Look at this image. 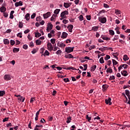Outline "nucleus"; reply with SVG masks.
I'll return each instance as SVG.
<instances>
[{
	"mask_svg": "<svg viewBox=\"0 0 130 130\" xmlns=\"http://www.w3.org/2000/svg\"><path fill=\"white\" fill-rule=\"evenodd\" d=\"M67 70H72L73 71H76L77 69L74 67H69L67 68Z\"/></svg>",
	"mask_w": 130,
	"mask_h": 130,
	"instance_id": "44",
	"label": "nucleus"
},
{
	"mask_svg": "<svg viewBox=\"0 0 130 130\" xmlns=\"http://www.w3.org/2000/svg\"><path fill=\"white\" fill-rule=\"evenodd\" d=\"M112 62H113V67H114V66H116V64H118V62L117 61H116V60H115L113 59H112Z\"/></svg>",
	"mask_w": 130,
	"mask_h": 130,
	"instance_id": "23",
	"label": "nucleus"
},
{
	"mask_svg": "<svg viewBox=\"0 0 130 130\" xmlns=\"http://www.w3.org/2000/svg\"><path fill=\"white\" fill-rule=\"evenodd\" d=\"M43 55H44V56H45V55H49V52H48L47 50H46Z\"/></svg>",
	"mask_w": 130,
	"mask_h": 130,
	"instance_id": "47",
	"label": "nucleus"
},
{
	"mask_svg": "<svg viewBox=\"0 0 130 130\" xmlns=\"http://www.w3.org/2000/svg\"><path fill=\"white\" fill-rule=\"evenodd\" d=\"M63 81L65 83H68V82H70V79L69 78H64Z\"/></svg>",
	"mask_w": 130,
	"mask_h": 130,
	"instance_id": "57",
	"label": "nucleus"
},
{
	"mask_svg": "<svg viewBox=\"0 0 130 130\" xmlns=\"http://www.w3.org/2000/svg\"><path fill=\"white\" fill-rule=\"evenodd\" d=\"M68 33L66 32H63L61 36V38H62L63 39H64L65 38H67V37H68Z\"/></svg>",
	"mask_w": 130,
	"mask_h": 130,
	"instance_id": "13",
	"label": "nucleus"
},
{
	"mask_svg": "<svg viewBox=\"0 0 130 130\" xmlns=\"http://www.w3.org/2000/svg\"><path fill=\"white\" fill-rule=\"evenodd\" d=\"M108 87H109V85L108 84H104L102 85V91L103 92H105V91H106L107 90V89H108Z\"/></svg>",
	"mask_w": 130,
	"mask_h": 130,
	"instance_id": "5",
	"label": "nucleus"
},
{
	"mask_svg": "<svg viewBox=\"0 0 130 130\" xmlns=\"http://www.w3.org/2000/svg\"><path fill=\"white\" fill-rule=\"evenodd\" d=\"M36 43L37 45H41V41H40V40H37L36 41Z\"/></svg>",
	"mask_w": 130,
	"mask_h": 130,
	"instance_id": "24",
	"label": "nucleus"
},
{
	"mask_svg": "<svg viewBox=\"0 0 130 130\" xmlns=\"http://www.w3.org/2000/svg\"><path fill=\"white\" fill-rule=\"evenodd\" d=\"M25 18L26 21H29V19H30V14L29 13H27L25 16Z\"/></svg>",
	"mask_w": 130,
	"mask_h": 130,
	"instance_id": "20",
	"label": "nucleus"
},
{
	"mask_svg": "<svg viewBox=\"0 0 130 130\" xmlns=\"http://www.w3.org/2000/svg\"><path fill=\"white\" fill-rule=\"evenodd\" d=\"M29 47H34V43L32 42L29 43Z\"/></svg>",
	"mask_w": 130,
	"mask_h": 130,
	"instance_id": "62",
	"label": "nucleus"
},
{
	"mask_svg": "<svg viewBox=\"0 0 130 130\" xmlns=\"http://www.w3.org/2000/svg\"><path fill=\"white\" fill-rule=\"evenodd\" d=\"M50 12H47L46 14H43V17L44 19H47V18L49 17L50 16Z\"/></svg>",
	"mask_w": 130,
	"mask_h": 130,
	"instance_id": "10",
	"label": "nucleus"
},
{
	"mask_svg": "<svg viewBox=\"0 0 130 130\" xmlns=\"http://www.w3.org/2000/svg\"><path fill=\"white\" fill-rule=\"evenodd\" d=\"M86 118L87 120V121H88V122H90V120L92 119V117H89V115H87Z\"/></svg>",
	"mask_w": 130,
	"mask_h": 130,
	"instance_id": "29",
	"label": "nucleus"
},
{
	"mask_svg": "<svg viewBox=\"0 0 130 130\" xmlns=\"http://www.w3.org/2000/svg\"><path fill=\"white\" fill-rule=\"evenodd\" d=\"M115 14H116V15H120V10L116 9L115 10Z\"/></svg>",
	"mask_w": 130,
	"mask_h": 130,
	"instance_id": "30",
	"label": "nucleus"
},
{
	"mask_svg": "<svg viewBox=\"0 0 130 130\" xmlns=\"http://www.w3.org/2000/svg\"><path fill=\"white\" fill-rule=\"evenodd\" d=\"M36 52H37V50L36 49H34L33 50L31 51V53H32V54H35Z\"/></svg>",
	"mask_w": 130,
	"mask_h": 130,
	"instance_id": "59",
	"label": "nucleus"
},
{
	"mask_svg": "<svg viewBox=\"0 0 130 130\" xmlns=\"http://www.w3.org/2000/svg\"><path fill=\"white\" fill-rule=\"evenodd\" d=\"M61 52H62L61 50H57V51L56 52V54H57V55L60 54H61Z\"/></svg>",
	"mask_w": 130,
	"mask_h": 130,
	"instance_id": "55",
	"label": "nucleus"
},
{
	"mask_svg": "<svg viewBox=\"0 0 130 130\" xmlns=\"http://www.w3.org/2000/svg\"><path fill=\"white\" fill-rule=\"evenodd\" d=\"M67 28L69 29V32L72 33L73 32V28H74V26L72 24H70L68 26Z\"/></svg>",
	"mask_w": 130,
	"mask_h": 130,
	"instance_id": "9",
	"label": "nucleus"
},
{
	"mask_svg": "<svg viewBox=\"0 0 130 130\" xmlns=\"http://www.w3.org/2000/svg\"><path fill=\"white\" fill-rule=\"evenodd\" d=\"M115 80V77L114 76H111L109 78V80Z\"/></svg>",
	"mask_w": 130,
	"mask_h": 130,
	"instance_id": "42",
	"label": "nucleus"
},
{
	"mask_svg": "<svg viewBox=\"0 0 130 130\" xmlns=\"http://www.w3.org/2000/svg\"><path fill=\"white\" fill-rule=\"evenodd\" d=\"M35 101V98H30V103H33Z\"/></svg>",
	"mask_w": 130,
	"mask_h": 130,
	"instance_id": "48",
	"label": "nucleus"
},
{
	"mask_svg": "<svg viewBox=\"0 0 130 130\" xmlns=\"http://www.w3.org/2000/svg\"><path fill=\"white\" fill-rule=\"evenodd\" d=\"M74 47H67L65 49V52L67 53H71L74 51Z\"/></svg>",
	"mask_w": 130,
	"mask_h": 130,
	"instance_id": "1",
	"label": "nucleus"
},
{
	"mask_svg": "<svg viewBox=\"0 0 130 130\" xmlns=\"http://www.w3.org/2000/svg\"><path fill=\"white\" fill-rule=\"evenodd\" d=\"M79 21H83V20H84V17H83V16L82 15H80L79 16Z\"/></svg>",
	"mask_w": 130,
	"mask_h": 130,
	"instance_id": "43",
	"label": "nucleus"
},
{
	"mask_svg": "<svg viewBox=\"0 0 130 130\" xmlns=\"http://www.w3.org/2000/svg\"><path fill=\"white\" fill-rule=\"evenodd\" d=\"M19 50H20L19 48H14L13 50V51L14 53H16V52H19Z\"/></svg>",
	"mask_w": 130,
	"mask_h": 130,
	"instance_id": "26",
	"label": "nucleus"
},
{
	"mask_svg": "<svg viewBox=\"0 0 130 130\" xmlns=\"http://www.w3.org/2000/svg\"><path fill=\"white\" fill-rule=\"evenodd\" d=\"M50 42L52 43V44H54V43H55V39H51Z\"/></svg>",
	"mask_w": 130,
	"mask_h": 130,
	"instance_id": "49",
	"label": "nucleus"
},
{
	"mask_svg": "<svg viewBox=\"0 0 130 130\" xmlns=\"http://www.w3.org/2000/svg\"><path fill=\"white\" fill-rule=\"evenodd\" d=\"M57 46H59V47H61V48H64L66 47V44H63V43H59V42H58L57 43Z\"/></svg>",
	"mask_w": 130,
	"mask_h": 130,
	"instance_id": "12",
	"label": "nucleus"
},
{
	"mask_svg": "<svg viewBox=\"0 0 130 130\" xmlns=\"http://www.w3.org/2000/svg\"><path fill=\"white\" fill-rule=\"evenodd\" d=\"M39 112H37L36 114V117H35V120L36 121H37L38 120V116H39Z\"/></svg>",
	"mask_w": 130,
	"mask_h": 130,
	"instance_id": "25",
	"label": "nucleus"
},
{
	"mask_svg": "<svg viewBox=\"0 0 130 130\" xmlns=\"http://www.w3.org/2000/svg\"><path fill=\"white\" fill-rule=\"evenodd\" d=\"M90 81H92L93 84H96V83H97V81L94 78H91Z\"/></svg>",
	"mask_w": 130,
	"mask_h": 130,
	"instance_id": "37",
	"label": "nucleus"
},
{
	"mask_svg": "<svg viewBox=\"0 0 130 130\" xmlns=\"http://www.w3.org/2000/svg\"><path fill=\"white\" fill-rule=\"evenodd\" d=\"M23 48L24 49H28V45H27L26 44H25L23 46Z\"/></svg>",
	"mask_w": 130,
	"mask_h": 130,
	"instance_id": "63",
	"label": "nucleus"
},
{
	"mask_svg": "<svg viewBox=\"0 0 130 130\" xmlns=\"http://www.w3.org/2000/svg\"><path fill=\"white\" fill-rule=\"evenodd\" d=\"M64 7L66 8V9H68V8H70V5L69 4V3H64Z\"/></svg>",
	"mask_w": 130,
	"mask_h": 130,
	"instance_id": "22",
	"label": "nucleus"
},
{
	"mask_svg": "<svg viewBox=\"0 0 130 130\" xmlns=\"http://www.w3.org/2000/svg\"><path fill=\"white\" fill-rule=\"evenodd\" d=\"M64 57L66 58H74V56L71 54H69L68 55H65Z\"/></svg>",
	"mask_w": 130,
	"mask_h": 130,
	"instance_id": "16",
	"label": "nucleus"
},
{
	"mask_svg": "<svg viewBox=\"0 0 130 130\" xmlns=\"http://www.w3.org/2000/svg\"><path fill=\"white\" fill-rule=\"evenodd\" d=\"M109 34H110V35L113 36V35H114V31L112 30V29H110L109 30Z\"/></svg>",
	"mask_w": 130,
	"mask_h": 130,
	"instance_id": "31",
	"label": "nucleus"
},
{
	"mask_svg": "<svg viewBox=\"0 0 130 130\" xmlns=\"http://www.w3.org/2000/svg\"><path fill=\"white\" fill-rule=\"evenodd\" d=\"M8 120H9V117L5 118L3 120V122H6V121H8Z\"/></svg>",
	"mask_w": 130,
	"mask_h": 130,
	"instance_id": "64",
	"label": "nucleus"
},
{
	"mask_svg": "<svg viewBox=\"0 0 130 130\" xmlns=\"http://www.w3.org/2000/svg\"><path fill=\"white\" fill-rule=\"evenodd\" d=\"M62 22L63 23V24H68V23H69V20L67 19H63Z\"/></svg>",
	"mask_w": 130,
	"mask_h": 130,
	"instance_id": "53",
	"label": "nucleus"
},
{
	"mask_svg": "<svg viewBox=\"0 0 130 130\" xmlns=\"http://www.w3.org/2000/svg\"><path fill=\"white\" fill-rule=\"evenodd\" d=\"M17 36L18 37H19V38H22V32H19L17 35Z\"/></svg>",
	"mask_w": 130,
	"mask_h": 130,
	"instance_id": "52",
	"label": "nucleus"
},
{
	"mask_svg": "<svg viewBox=\"0 0 130 130\" xmlns=\"http://www.w3.org/2000/svg\"><path fill=\"white\" fill-rule=\"evenodd\" d=\"M15 7L17 8L18 7L23 6V2L22 1H19V2H16L15 4Z\"/></svg>",
	"mask_w": 130,
	"mask_h": 130,
	"instance_id": "8",
	"label": "nucleus"
},
{
	"mask_svg": "<svg viewBox=\"0 0 130 130\" xmlns=\"http://www.w3.org/2000/svg\"><path fill=\"white\" fill-rule=\"evenodd\" d=\"M99 22H101L102 24H105L106 22H107V19H106V17H99Z\"/></svg>",
	"mask_w": 130,
	"mask_h": 130,
	"instance_id": "2",
	"label": "nucleus"
},
{
	"mask_svg": "<svg viewBox=\"0 0 130 130\" xmlns=\"http://www.w3.org/2000/svg\"><path fill=\"white\" fill-rule=\"evenodd\" d=\"M123 60H124V61H126V60H128V59H129V58H128V57H127V55H124L123 58Z\"/></svg>",
	"mask_w": 130,
	"mask_h": 130,
	"instance_id": "21",
	"label": "nucleus"
},
{
	"mask_svg": "<svg viewBox=\"0 0 130 130\" xmlns=\"http://www.w3.org/2000/svg\"><path fill=\"white\" fill-rule=\"evenodd\" d=\"M121 74L122 76H123L124 77H126V76H127V75H128V73H127V71H126L125 70H123V71H121Z\"/></svg>",
	"mask_w": 130,
	"mask_h": 130,
	"instance_id": "11",
	"label": "nucleus"
},
{
	"mask_svg": "<svg viewBox=\"0 0 130 130\" xmlns=\"http://www.w3.org/2000/svg\"><path fill=\"white\" fill-rule=\"evenodd\" d=\"M7 11V8L5 7L4 6H2L0 8V12L1 13H5Z\"/></svg>",
	"mask_w": 130,
	"mask_h": 130,
	"instance_id": "14",
	"label": "nucleus"
},
{
	"mask_svg": "<svg viewBox=\"0 0 130 130\" xmlns=\"http://www.w3.org/2000/svg\"><path fill=\"white\" fill-rule=\"evenodd\" d=\"M96 48V47L95 46V45H92V46H91L89 48V50H92V49H94Z\"/></svg>",
	"mask_w": 130,
	"mask_h": 130,
	"instance_id": "46",
	"label": "nucleus"
},
{
	"mask_svg": "<svg viewBox=\"0 0 130 130\" xmlns=\"http://www.w3.org/2000/svg\"><path fill=\"white\" fill-rule=\"evenodd\" d=\"M53 27V25H52V24H51L50 23H48V24L47 25V29H46L47 31L49 32V30H51V29H52Z\"/></svg>",
	"mask_w": 130,
	"mask_h": 130,
	"instance_id": "4",
	"label": "nucleus"
},
{
	"mask_svg": "<svg viewBox=\"0 0 130 130\" xmlns=\"http://www.w3.org/2000/svg\"><path fill=\"white\" fill-rule=\"evenodd\" d=\"M7 127H10V126H13V125H12V123L9 122V123L6 124Z\"/></svg>",
	"mask_w": 130,
	"mask_h": 130,
	"instance_id": "54",
	"label": "nucleus"
},
{
	"mask_svg": "<svg viewBox=\"0 0 130 130\" xmlns=\"http://www.w3.org/2000/svg\"><path fill=\"white\" fill-rule=\"evenodd\" d=\"M35 37H36L37 38H38V37H40V36H41V34L39 32H36L35 34Z\"/></svg>",
	"mask_w": 130,
	"mask_h": 130,
	"instance_id": "28",
	"label": "nucleus"
},
{
	"mask_svg": "<svg viewBox=\"0 0 130 130\" xmlns=\"http://www.w3.org/2000/svg\"><path fill=\"white\" fill-rule=\"evenodd\" d=\"M59 12H60V9H57L54 10V14H55L56 16L57 15H58V14H59Z\"/></svg>",
	"mask_w": 130,
	"mask_h": 130,
	"instance_id": "19",
	"label": "nucleus"
},
{
	"mask_svg": "<svg viewBox=\"0 0 130 130\" xmlns=\"http://www.w3.org/2000/svg\"><path fill=\"white\" fill-rule=\"evenodd\" d=\"M4 79L6 81H10L12 79V77L9 75H5L4 77Z\"/></svg>",
	"mask_w": 130,
	"mask_h": 130,
	"instance_id": "7",
	"label": "nucleus"
},
{
	"mask_svg": "<svg viewBox=\"0 0 130 130\" xmlns=\"http://www.w3.org/2000/svg\"><path fill=\"white\" fill-rule=\"evenodd\" d=\"M47 47L48 49V50H53V46H52V44H51V43H48L47 44Z\"/></svg>",
	"mask_w": 130,
	"mask_h": 130,
	"instance_id": "6",
	"label": "nucleus"
},
{
	"mask_svg": "<svg viewBox=\"0 0 130 130\" xmlns=\"http://www.w3.org/2000/svg\"><path fill=\"white\" fill-rule=\"evenodd\" d=\"M125 93L126 96H129V90L126 89L125 90Z\"/></svg>",
	"mask_w": 130,
	"mask_h": 130,
	"instance_id": "39",
	"label": "nucleus"
},
{
	"mask_svg": "<svg viewBox=\"0 0 130 130\" xmlns=\"http://www.w3.org/2000/svg\"><path fill=\"white\" fill-rule=\"evenodd\" d=\"M52 119H53V117H52V116H49L48 117L49 121H52Z\"/></svg>",
	"mask_w": 130,
	"mask_h": 130,
	"instance_id": "58",
	"label": "nucleus"
},
{
	"mask_svg": "<svg viewBox=\"0 0 130 130\" xmlns=\"http://www.w3.org/2000/svg\"><path fill=\"white\" fill-rule=\"evenodd\" d=\"M103 40H106L107 41H108V40H110V38L105 37H103Z\"/></svg>",
	"mask_w": 130,
	"mask_h": 130,
	"instance_id": "51",
	"label": "nucleus"
},
{
	"mask_svg": "<svg viewBox=\"0 0 130 130\" xmlns=\"http://www.w3.org/2000/svg\"><path fill=\"white\" fill-rule=\"evenodd\" d=\"M100 63H104V59H103V57H101L100 59Z\"/></svg>",
	"mask_w": 130,
	"mask_h": 130,
	"instance_id": "36",
	"label": "nucleus"
},
{
	"mask_svg": "<svg viewBox=\"0 0 130 130\" xmlns=\"http://www.w3.org/2000/svg\"><path fill=\"white\" fill-rule=\"evenodd\" d=\"M23 22L20 21L19 22V28H23Z\"/></svg>",
	"mask_w": 130,
	"mask_h": 130,
	"instance_id": "45",
	"label": "nucleus"
},
{
	"mask_svg": "<svg viewBox=\"0 0 130 130\" xmlns=\"http://www.w3.org/2000/svg\"><path fill=\"white\" fill-rule=\"evenodd\" d=\"M107 73H112V69H111V68H108L107 69Z\"/></svg>",
	"mask_w": 130,
	"mask_h": 130,
	"instance_id": "35",
	"label": "nucleus"
},
{
	"mask_svg": "<svg viewBox=\"0 0 130 130\" xmlns=\"http://www.w3.org/2000/svg\"><path fill=\"white\" fill-rule=\"evenodd\" d=\"M67 120L66 121L67 123H70L71 121H72V117L71 116H69L67 118Z\"/></svg>",
	"mask_w": 130,
	"mask_h": 130,
	"instance_id": "18",
	"label": "nucleus"
},
{
	"mask_svg": "<svg viewBox=\"0 0 130 130\" xmlns=\"http://www.w3.org/2000/svg\"><path fill=\"white\" fill-rule=\"evenodd\" d=\"M36 16V13H34L31 15V19H34L35 18V16Z\"/></svg>",
	"mask_w": 130,
	"mask_h": 130,
	"instance_id": "60",
	"label": "nucleus"
},
{
	"mask_svg": "<svg viewBox=\"0 0 130 130\" xmlns=\"http://www.w3.org/2000/svg\"><path fill=\"white\" fill-rule=\"evenodd\" d=\"M96 68H97V66L96 65H94L92 67H91L90 71L94 72V71L96 70Z\"/></svg>",
	"mask_w": 130,
	"mask_h": 130,
	"instance_id": "27",
	"label": "nucleus"
},
{
	"mask_svg": "<svg viewBox=\"0 0 130 130\" xmlns=\"http://www.w3.org/2000/svg\"><path fill=\"white\" fill-rule=\"evenodd\" d=\"M3 42H4V44L6 45L10 44V41H9L8 39H5L3 40Z\"/></svg>",
	"mask_w": 130,
	"mask_h": 130,
	"instance_id": "17",
	"label": "nucleus"
},
{
	"mask_svg": "<svg viewBox=\"0 0 130 130\" xmlns=\"http://www.w3.org/2000/svg\"><path fill=\"white\" fill-rule=\"evenodd\" d=\"M15 43H16V42H15V41L11 40L10 41V44L11 45L14 46L15 45Z\"/></svg>",
	"mask_w": 130,
	"mask_h": 130,
	"instance_id": "38",
	"label": "nucleus"
},
{
	"mask_svg": "<svg viewBox=\"0 0 130 130\" xmlns=\"http://www.w3.org/2000/svg\"><path fill=\"white\" fill-rule=\"evenodd\" d=\"M5 94H6V92H5V91H0V96L1 97H3V96H4Z\"/></svg>",
	"mask_w": 130,
	"mask_h": 130,
	"instance_id": "32",
	"label": "nucleus"
},
{
	"mask_svg": "<svg viewBox=\"0 0 130 130\" xmlns=\"http://www.w3.org/2000/svg\"><path fill=\"white\" fill-rule=\"evenodd\" d=\"M57 15L55 14H53L52 16L51 17V21H53V20L56 17H57Z\"/></svg>",
	"mask_w": 130,
	"mask_h": 130,
	"instance_id": "33",
	"label": "nucleus"
},
{
	"mask_svg": "<svg viewBox=\"0 0 130 130\" xmlns=\"http://www.w3.org/2000/svg\"><path fill=\"white\" fill-rule=\"evenodd\" d=\"M84 69H83V71H87V68H88V65L87 64H85L83 66Z\"/></svg>",
	"mask_w": 130,
	"mask_h": 130,
	"instance_id": "56",
	"label": "nucleus"
},
{
	"mask_svg": "<svg viewBox=\"0 0 130 130\" xmlns=\"http://www.w3.org/2000/svg\"><path fill=\"white\" fill-rule=\"evenodd\" d=\"M123 67H124V65L123 64H121L120 66V67H118V72H120V70H121V69H122V68H123Z\"/></svg>",
	"mask_w": 130,
	"mask_h": 130,
	"instance_id": "41",
	"label": "nucleus"
},
{
	"mask_svg": "<svg viewBox=\"0 0 130 130\" xmlns=\"http://www.w3.org/2000/svg\"><path fill=\"white\" fill-rule=\"evenodd\" d=\"M109 59H110V56L109 55H106V57H105V60H108Z\"/></svg>",
	"mask_w": 130,
	"mask_h": 130,
	"instance_id": "40",
	"label": "nucleus"
},
{
	"mask_svg": "<svg viewBox=\"0 0 130 130\" xmlns=\"http://www.w3.org/2000/svg\"><path fill=\"white\" fill-rule=\"evenodd\" d=\"M36 21L37 22H40V21H41V17L39 16V17H37Z\"/></svg>",
	"mask_w": 130,
	"mask_h": 130,
	"instance_id": "50",
	"label": "nucleus"
},
{
	"mask_svg": "<svg viewBox=\"0 0 130 130\" xmlns=\"http://www.w3.org/2000/svg\"><path fill=\"white\" fill-rule=\"evenodd\" d=\"M99 50L103 52V51H105V50H108V47H104L103 48L101 47V48H100Z\"/></svg>",
	"mask_w": 130,
	"mask_h": 130,
	"instance_id": "15",
	"label": "nucleus"
},
{
	"mask_svg": "<svg viewBox=\"0 0 130 130\" xmlns=\"http://www.w3.org/2000/svg\"><path fill=\"white\" fill-rule=\"evenodd\" d=\"M105 101L106 104H109V105H111V104H112V103L111 102V98H108V99H106Z\"/></svg>",
	"mask_w": 130,
	"mask_h": 130,
	"instance_id": "3",
	"label": "nucleus"
},
{
	"mask_svg": "<svg viewBox=\"0 0 130 130\" xmlns=\"http://www.w3.org/2000/svg\"><path fill=\"white\" fill-rule=\"evenodd\" d=\"M29 32H30V30L29 29H27L24 31V34H27L29 33Z\"/></svg>",
	"mask_w": 130,
	"mask_h": 130,
	"instance_id": "61",
	"label": "nucleus"
},
{
	"mask_svg": "<svg viewBox=\"0 0 130 130\" xmlns=\"http://www.w3.org/2000/svg\"><path fill=\"white\" fill-rule=\"evenodd\" d=\"M98 26H93L92 27V30L95 32V31H98Z\"/></svg>",
	"mask_w": 130,
	"mask_h": 130,
	"instance_id": "34",
	"label": "nucleus"
}]
</instances>
